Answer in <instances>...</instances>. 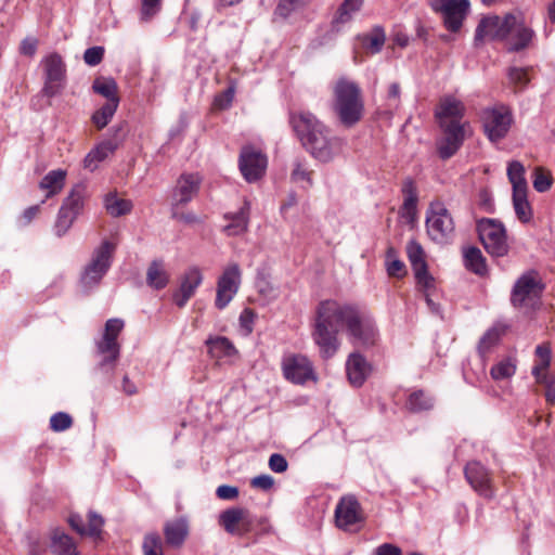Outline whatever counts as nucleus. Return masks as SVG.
<instances>
[{"label": "nucleus", "instance_id": "nucleus-1", "mask_svg": "<svg viewBox=\"0 0 555 555\" xmlns=\"http://www.w3.org/2000/svg\"><path fill=\"white\" fill-rule=\"evenodd\" d=\"M343 330L357 346H374L379 337L375 321L365 311L335 300L320 302L312 338L323 359H330L338 351L340 341L337 335Z\"/></svg>", "mask_w": 555, "mask_h": 555}, {"label": "nucleus", "instance_id": "nucleus-2", "mask_svg": "<svg viewBox=\"0 0 555 555\" xmlns=\"http://www.w3.org/2000/svg\"><path fill=\"white\" fill-rule=\"evenodd\" d=\"M291 125L309 154L320 163H330L341 155L345 140L310 112L291 116Z\"/></svg>", "mask_w": 555, "mask_h": 555}, {"label": "nucleus", "instance_id": "nucleus-3", "mask_svg": "<svg viewBox=\"0 0 555 555\" xmlns=\"http://www.w3.org/2000/svg\"><path fill=\"white\" fill-rule=\"evenodd\" d=\"M334 111L343 125L357 124L363 113V101L359 87L351 80L341 78L334 86Z\"/></svg>", "mask_w": 555, "mask_h": 555}, {"label": "nucleus", "instance_id": "nucleus-4", "mask_svg": "<svg viewBox=\"0 0 555 555\" xmlns=\"http://www.w3.org/2000/svg\"><path fill=\"white\" fill-rule=\"evenodd\" d=\"M125 327L121 319H108L105 324L101 337L95 341L98 364L96 369L105 374L113 373L120 353L118 336Z\"/></svg>", "mask_w": 555, "mask_h": 555}, {"label": "nucleus", "instance_id": "nucleus-5", "mask_svg": "<svg viewBox=\"0 0 555 555\" xmlns=\"http://www.w3.org/2000/svg\"><path fill=\"white\" fill-rule=\"evenodd\" d=\"M87 199V189L83 184L74 185L57 211L53 232L57 237L64 236L75 220L81 215Z\"/></svg>", "mask_w": 555, "mask_h": 555}, {"label": "nucleus", "instance_id": "nucleus-6", "mask_svg": "<svg viewBox=\"0 0 555 555\" xmlns=\"http://www.w3.org/2000/svg\"><path fill=\"white\" fill-rule=\"evenodd\" d=\"M454 221L441 202H434L426 214V231L430 240L438 244L450 242L454 235Z\"/></svg>", "mask_w": 555, "mask_h": 555}, {"label": "nucleus", "instance_id": "nucleus-7", "mask_svg": "<svg viewBox=\"0 0 555 555\" xmlns=\"http://www.w3.org/2000/svg\"><path fill=\"white\" fill-rule=\"evenodd\" d=\"M114 251L115 245L108 241L102 242L94 249L80 278V283L85 289H91L100 283L111 267Z\"/></svg>", "mask_w": 555, "mask_h": 555}, {"label": "nucleus", "instance_id": "nucleus-8", "mask_svg": "<svg viewBox=\"0 0 555 555\" xmlns=\"http://www.w3.org/2000/svg\"><path fill=\"white\" fill-rule=\"evenodd\" d=\"M485 132L491 142L502 140L513 124L511 109L505 105L485 108L481 114Z\"/></svg>", "mask_w": 555, "mask_h": 555}, {"label": "nucleus", "instance_id": "nucleus-9", "mask_svg": "<svg viewBox=\"0 0 555 555\" xmlns=\"http://www.w3.org/2000/svg\"><path fill=\"white\" fill-rule=\"evenodd\" d=\"M541 293L542 285L537 274L528 272L517 280L512 293V304L519 309H534L539 305Z\"/></svg>", "mask_w": 555, "mask_h": 555}, {"label": "nucleus", "instance_id": "nucleus-10", "mask_svg": "<svg viewBox=\"0 0 555 555\" xmlns=\"http://www.w3.org/2000/svg\"><path fill=\"white\" fill-rule=\"evenodd\" d=\"M267 167L268 157L261 149L251 144L242 147L238 157V168L247 182L253 183L261 179Z\"/></svg>", "mask_w": 555, "mask_h": 555}, {"label": "nucleus", "instance_id": "nucleus-11", "mask_svg": "<svg viewBox=\"0 0 555 555\" xmlns=\"http://www.w3.org/2000/svg\"><path fill=\"white\" fill-rule=\"evenodd\" d=\"M44 83L43 95L53 98L60 94L65 87L66 69L62 57L52 53L46 56L42 62Z\"/></svg>", "mask_w": 555, "mask_h": 555}, {"label": "nucleus", "instance_id": "nucleus-12", "mask_svg": "<svg viewBox=\"0 0 555 555\" xmlns=\"http://www.w3.org/2000/svg\"><path fill=\"white\" fill-rule=\"evenodd\" d=\"M478 232L489 254L494 257H502L507 253L505 229L501 222L493 219H483L478 223Z\"/></svg>", "mask_w": 555, "mask_h": 555}, {"label": "nucleus", "instance_id": "nucleus-13", "mask_svg": "<svg viewBox=\"0 0 555 555\" xmlns=\"http://www.w3.org/2000/svg\"><path fill=\"white\" fill-rule=\"evenodd\" d=\"M430 7L441 14L448 30L457 31L468 14L470 3L468 0H430Z\"/></svg>", "mask_w": 555, "mask_h": 555}, {"label": "nucleus", "instance_id": "nucleus-14", "mask_svg": "<svg viewBox=\"0 0 555 555\" xmlns=\"http://www.w3.org/2000/svg\"><path fill=\"white\" fill-rule=\"evenodd\" d=\"M466 107L465 104L453 95H444L440 99L435 117L440 128L468 127V122L463 121Z\"/></svg>", "mask_w": 555, "mask_h": 555}, {"label": "nucleus", "instance_id": "nucleus-15", "mask_svg": "<svg viewBox=\"0 0 555 555\" xmlns=\"http://www.w3.org/2000/svg\"><path fill=\"white\" fill-rule=\"evenodd\" d=\"M282 370L284 377L293 384L302 385L308 380L317 382L318 378L311 361L304 354H285Z\"/></svg>", "mask_w": 555, "mask_h": 555}, {"label": "nucleus", "instance_id": "nucleus-16", "mask_svg": "<svg viewBox=\"0 0 555 555\" xmlns=\"http://www.w3.org/2000/svg\"><path fill=\"white\" fill-rule=\"evenodd\" d=\"M535 364L532 374L535 382L545 388L544 397L547 403L555 402V376L548 374L551 350L547 346L541 345L535 349Z\"/></svg>", "mask_w": 555, "mask_h": 555}, {"label": "nucleus", "instance_id": "nucleus-17", "mask_svg": "<svg viewBox=\"0 0 555 555\" xmlns=\"http://www.w3.org/2000/svg\"><path fill=\"white\" fill-rule=\"evenodd\" d=\"M514 23V14L508 13L503 17L498 15L485 16L477 29L476 40H505Z\"/></svg>", "mask_w": 555, "mask_h": 555}, {"label": "nucleus", "instance_id": "nucleus-18", "mask_svg": "<svg viewBox=\"0 0 555 555\" xmlns=\"http://www.w3.org/2000/svg\"><path fill=\"white\" fill-rule=\"evenodd\" d=\"M241 284V270L238 264L231 263L223 270L217 282L215 305L218 309L225 308L233 299Z\"/></svg>", "mask_w": 555, "mask_h": 555}, {"label": "nucleus", "instance_id": "nucleus-19", "mask_svg": "<svg viewBox=\"0 0 555 555\" xmlns=\"http://www.w3.org/2000/svg\"><path fill=\"white\" fill-rule=\"evenodd\" d=\"M363 521L359 502L353 496H344L335 508L336 526L345 531H353Z\"/></svg>", "mask_w": 555, "mask_h": 555}, {"label": "nucleus", "instance_id": "nucleus-20", "mask_svg": "<svg viewBox=\"0 0 555 555\" xmlns=\"http://www.w3.org/2000/svg\"><path fill=\"white\" fill-rule=\"evenodd\" d=\"M254 519L248 509L232 507L219 515V525L230 534L243 535L251 529Z\"/></svg>", "mask_w": 555, "mask_h": 555}, {"label": "nucleus", "instance_id": "nucleus-21", "mask_svg": "<svg viewBox=\"0 0 555 555\" xmlns=\"http://www.w3.org/2000/svg\"><path fill=\"white\" fill-rule=\"evenodd\" d=\"M465 477L473 489L486 499H492L495 494L492 478L489 470L479 462H469L465 467Z\"/></svg>", "mask_w": 555, "mask_h": 555}, {"label": "nucleus", "instance_id": "nucleus-22", "mask_svg": "<svg viewBox=\"0 0 555 555\" xmlns=\"http://www.w3.org/2000/svg\"><path fill=\"white\" fill-rule=\"evenodd\" d=\"M120 128L114 130V134L100 142L92 149L83 159V166L90 171H94L99 164L112 155L122 143L124 139L119 133Z\"/></svg>", "mask_w": 555, "mask_h": 555}, {"label": "nucleus", "instance_id": "nucleus-23", "mask_svg": "<svg viewBox=\"0 0 555 555\" xmlns=\"http://www.w3.org/2000/svg\"><path fill=\"white\" fill-rule=\"evenodd\" d=\"M203 272L198 267H190L181 276L179 288L173 294V302L182 308L195 295L203 282Z\"/></svg>", "mask_w": 555, "mask_h": 555}, {"label": "nucleus", "instance_id": "nucleus-24", "mask_svg": "<svg viewBox=\"0 0 555 555\" xmlns=\"http://www.w3.org/2000/svg\"><path fill=\"white\" fill-rule=\"evenodd\" d=\"M346 374L353 387H361L372 373V365L358 351L351 352L346 360Z\"/></svg>", "mask_w": 555, "mask_h": 555}, {"label": "nucleus", "instance_id": "nucleus-25", "mask_svg": "<svg viewBox=\"0 0 555 555\" xmlns=\"http://www.w3.org/2000/svg\"><path fill=\"white\" fill-rule=\"evenodd\" d=\"M202 177L198 173H183L177 181L173 192V205H185L199 190Z\"/></svg>", "mask_w": 555, "mask_h": 555}, {"label": "nucleus", "instance_id": "nucleus-26", "mask_svg": "<svg viewBox=\"0 0 555 555\" xmlns=\"http://www.w3.org/2000/svg\"><path fill=\"white\" fill-rule=\"evenodd\" d=\"M468 127L441 128L442 139L438 143V152L441 158H450L461 147L465 140Z\"/></svg>", "mask_w": 555, "mask_h": 555}, {"label": "nucleus", "instance_id": "nucleus-27", "mask_svg": "<svg viewBox=\"0 0 555 555\" xmlns=\"http://www.w3.org/2000/svg\"><path fill=\"white\" fill-rule=\"evenodd\" d=\"M69 526L80 535H88L94 540L101 539L104 519L94 512L88 514V527L83 526V520L79 515H70L68 518Z\"/></svg>", "mask_w": 555, "mask_h": 555}, {"label": "nucleus", "instance_id": "nucleus-28", "mask_svg": "<svg viewBox=\"0 0 555 555\" xmlns=\"http://www.w3.org/2000/svg\"><path fill=\"white\" fill-rule=\"evenodd\" d=\"M206 345L210 357L218 362H232L237 356L236 348L227 337H210L206 340Z\"/></svg>", "mask_w": 555, "mask_h": 555}, {"label": "nucleus", "instance_id": "nucleus-29", "mask_svg": "<svg viewBox=\"0 0 555 555\" xmlns=\"http://www.w3.org/2000/svg\"><path fill=\"white\" fill-rule=\"evenodd\" d=\"M364 0H344L332 20V30L339 33L350 24L361 10Z\"/></svg>", "mask_w": 555, "mask_h": 555}, {"label": "nucleus", "instance_id": "nucleus-30", "mask_svg": "<svg viewBox=\"0 0 555 555\" xmlns=\"http://www.w3.org/2000/svg\"><path fill=\"white\" fill-rule=\"evenodd\" d=\"M250 206L248 202H245L235 212H229L224 215V219L228 223L223 227V231L229 236H236L243 234L248 227Z\"/></svg>", "mask_w": 555, "mask_h": 555}, {"label": "nucleus", "instance_id": "nucleus-31", "mask_svg": "<svg viewBox=\"0 0 555 555\" xmlns=\"http://www.w3.org/2000/svg\"><path fill=\"white\" fill-rule=\"evenodd\" d=\"M164 535L168 545L181 546L189 535V521L185 517L168 520L164 526Z\"/></svg>", "mask_w": 555, "mask_h": 555}, {"label": "nucleus", "instance_id": "nucleus-32", "mask_svg": "<svg viewBox=\"0 0 555 555\" xmlns=\"http://www.w3.org/2000/svg\"><path fill=\"white\" fill-rule=\"evenodd\" d=\"M532 39V30L524 25L520 15L514 14V23L505 40L511 50H520L527 47Z\"/></svg>", "mask_w": 555, "mask_h": 555}, {"label": "nucleus", "instance_id": "nucleus-33", "mask_svg": "<svg viewBox=\"0 0 555 555\" xmlns=\"http://www.w3.org/2000/svg\"><path fill=\"white\" fill-rule=\"evenodd\" d=\"M170 280L167 266L163 260H154L146 270V283L154 289L165 288Z\"/></svg>", "mask_w": 555, "mask_h": 555}, {"label": "nucleus", "instance_id": "nucleus-34", "mask_svg": "<svg viewBox=\"0 0 555 555\" xmlns=\"http://www.w3.org/2000/svg\"><path fill=\"white\" fill-rule=\"evenodd\" d=\"M67 171L64 169H54L49 171L39 182V188L46 191V197H52L59 194L66 181Z\"/></svg>", "mask_w": 555, "mask_h": 555}, {"label": "nucleus", "instance_id": "nucleus-35", "mask_svg": "<svg viewBox=\"0 0 555 555\" xmlns=\"http://www.w3.org/2000/svg\"><path fill=\"white\" fill-rule=\"evenodd\" d=\"M51 548L57 555H80L73 539L60 529L51 533Z\"/></svg>", "mask_w": 555, "mask_h": 555}, {"label": "nucleus", "instance_id": "nucleus-36", "mask_svg": "<svg viewBox=\"0 0 555 555\" xmlns=\"http://www.w3.org/2000/svg\"><path fill=\"white\" fill-rule=\"evenodd\" d=\"M313 170L307 162L296 160L291 172V180L299 188L307 190L312 186Z\"/></svg>", "mask_w": 555, "mask_h": 555}, {"label": "nucleus", "instance_id": "nucleus-37", "mask_svg": "<svg viewBox=\"0 0 555 555\" xmlns=\"http://www.w3.org/2000/svg\"><path fill=\"white\" fill-rule=\"evenodd\" d=\"M504 332V325L495 324L482 335L478 345V351L481 357H485L499 343Z\"/></svg>", "mask_w": 555, "mask_h": 555}, {"label": "nucleus", "instance_id": "nucleus-38", "mask_svg": "<svg viewBox=\"0 0 555 555\" xmlns=\"http://www.w3.org/2000/svg\"><path fill=\"white\" fill-rule=\"evenodd\" d=\"M464 262L468 270L478 275H483L487 272L485 258L477 247H467L464 250Z\"/></svg>", "mask_w": 555, "mask_h": 555}, {"label": "nucleus", "instance_id": "nucleus-39", "mask_svg": "<svg viewBox=\"0 0 555 555\" xmlns=\"http://www.w3.org/2000/svg\"><path fill=\"white\" fill-rule=\"evenodd\" d=\"M104 205L106 211L113 217L126 215L132 208L130 201L118 197L115 193H109L105 196Z\"/></svg>", "mask_w": 555, "mask_h": 555}, {"label": "nucleus", "instance_id": "nucleus-40", "mask_svg": "<svg viewBox=\"0 0 555 555\" xmlns=\"http://www.w3.org/2000/svg\"><path fill=\"white\" fill-rule=\"evenodd\" d=\"M507 177L512 184L513 192L528 190V184L525 179V167L520 162L513 160L508 163Z\"/></svg>", "mask_w": 555, "mask_h": 555}, {"label": "nucleus", "instance_id": "nucleus-41", "mask_svg": "<svg viewBox=\"0 0 555 555\" xmlns=\"http://www.w3.org/2000/svg\"><path fill=\"white\" fill-rule=\"evenodd\" d=\"M515 373L516 361L513 358H505L500 360L490 370V375L495 382L509 379L514 376Z\"/></svg>", "mask_w": 555, "mask_h": 555}, {"label": "nucleus", "instance_id": "nucleus-42", "mask_svg": "<svg viewBox=\"0 0 555 555\" xmlns=\"http://www.w3.org/2000/svg\"><path fill=\"white\" fill-rule=\"evenodd\" d=\"M528 190L513 192V205L518 219L528 222L532 217V210L527 198Z\"/></svg>", "mask_w": 555, "mask_h": 555}, {"label": "nucleus", "instance_id": "nucleus-43", "mask_svg": "<svg viewBox=\"0 0 555 555\" xmlns=\"http://www.w3.org/2000/svg\"><path fill=\"white\" fill-rule=\"evenodd\" d=\"M385 267L389 276L402 278L406 270L404 263L399 259L398 253L393 247H389L386 251Z\"/></svg>", "mask_w": 555, "mask_h": 555}, {"label": "nucleus", "instance_id": "nucleus-44", "mask_svg": "<svg viewBox=\"0 0 555 555\" xmlns=\"http://www.w3.org/2000/svg\"><path fill=\"white\" fill-rule=\"evenodd\" d=\"M92 88L95 93L106 98L107 102L119 100L117 95L118 87L113 78L99 77L94 80Z\"/></svg>", "mask_w": 555, "mask_h": 555}, {"label": "nucleus", "instance_id": "nucleus-45", "mask_svg": "<svg viewBox=\"0 0 555 555\" xmlns=\"http://www.w3.org/2000/svg\"><path fill=\"white\" fill-rule=\"evenodd\" d=\"M119 104V100H113L106 102L102 107H100L93 115L92 121L99 128H104L113 118L117 107Z\"/></svg>", "mask_w": 555, "mask_h": 555}, {"label": "nucleus", "instance_id": "nucleus-46", "mask_svg": "<svg viewBox=\"0 0 555 555\" xmlns=\"http://www.w3.org/2000/svg\"><path fill=\"white\" fill-rule=\"evenodd\" d=\"M406 254L409 260L411 262L413 272L416 270H423L427 268V263L425 261V251L422 245L416 241H410L406 245Z\"/></svg>", "mask_w": 555, "mask_h": 555}, {"label": "nucleus", "instance_id": "nucleus-47", "mask_svg": "<svg viewBox=\"0 0 555 555\" xmlns=\"http://www.w3.org/2000/svg\"><path fill=\"white\" fill-rule=\"evenodd\" d=\"M385 33L380 27H374L367 35L363 36V47L371 53H377L385 43Z\"/></svg>", "mask_w": 555, "mask_h": 555}, {"label": "nucleus", "instance_id": "nucleus-48", "mask_svg": "<svg viewBox=\"0 0 555 555\" xmlns=\"http://www.w3.org/2000/svg\"><path fill=\"white\" fill-rule=\"evenodd\" d=\"M406 404L411 411L421 412L433 406V399L424 391L417 390L410 395Z\"/></svg>", "mask_w": 555, "mask_h": 555}, {"label": "nucleus", "instance_id": "nucleus-49", "mask_svg": "<svg viewBox=\"0 0 555 555\" xmlns=\"http://www.w3.org/2000/svg\"><path fill=\"white\" fill-rule=\"evenodd\" d=\"M533 188L538 192H546L552 186V176L550 171L537 167L533 170Z\"/></svg>", "mask_w": 555, "mask_h": 555}, {"label": "nucleus", "instance_id": "nucleus-50", "mask_svg": "<svg viewBox=\"0 0 555 555\" xmlns=\"http://www.w3.org/2000/svg\"><path fill=\"white\" fill-rule=\"evenodd\" d=\"M529 68H519L512 67L508 70V79L509 82L515 87V89H524L527 83L530 81Z\"/></svg>", "mask_w": 555, "mask_h": 555}, {"label": "nucleus", "instance_id": "nucleus-51", "mask_svg": "<svg viewBox=\"0 0 555 555\" xmlns=\"http://www.w3.org/2000/svg\"><path fill=\"white\" fill-rule=\"evenodd\" d=\"M143 552L144 555H163V542L158 534L151 533L145 535Z\"/></svg>", "mask_w": 555, "mask_h": 555}, {"label": "nucleus", "instance_id": "nucleus-52", "mask_svg": "<svg viewBox=\"0 0 555 555\" xmlns=\"http://www.w3.org/2000/svg\"><path fill=\"white\" fill-rule=\"evenodd\" d=\"M414 275L417 282V286L423 292V294L431 293L435 289V279L428 272L427 268H424L420 271H414Z\"/></svg>", "mask_w": 555, "mask_h": 555}, {"label": "nucleus", "instance_id": "nucleus-53", "mask_svg": "<svg viewBox=\"0 0 555 555\" xmlns=\"http://www.w3.org/2000/svg\"><path fill=\"white\" fill-rule=\"evenodd\" d=\"M306 3L307 0H280L274 13L275 15L286 18Z\"/></svg>", "mask_w": 555, "mask_h": 555}, {"label": "nucleus", "instance_id": "nucleus-54", "mask_svg": "<svg viewBox=\"0 0 555 555\" xmlns=\"http://www.w3.org/2000/svg\"><path fill=\"white\" fill-rule=\"evenodd\" d=\"M72 426V417L64 412L55 413L50 418V427L54 431H63Z\"/></svg>", "mask_w": 555, "mask_h": 555}, {"label": "nucleus", "instance_id": "nucleus-55", "mask_svg": "<svg viewBox=\"0 0 555 555\" xmlns=\"http://www.w3.org/2000/svg\"><path fill=\"white\" fill-rule=\"evenodd\" d=\"M162 5V0H142L141 4V20L150 21L153 16H155Z\"/></svg>", "mask_w": 555, "mask_h": 555}, {"label": "nucleus", "instance_id": "nucleus-56", "mask_svg": "<svg viewBox=\"0 0 555 555\" xmlns=\"http://www.w3.org/2000/svg\"><path fill=\"white\" fill-rule=\"evenodd\" d=\"M104 55V48L102 47H92L85 51L83 60L90 66L98 65Z\"/></svg>", "mask_w": 555, "mask_h": 555}, {"label": "nucleus", "instance_id": "nucleus-57", "mask_svg": "<svg viewBox=\"0 0 555 555\" xmlns=\"http://www.w3.org/2000/svg\"><path fill=\"white\" fill-rule=\"evenodd\" d=\"M255 313L250 309H244L240 315V326L244 331L245 335H248L253 331L255 322Z\"/></svg>", "mask_w": 555, "mask_h": 555}, {"label": "nucleus", "instance_id": "nucleus-58", "mask_svg": "<svg viewBox=\"0 0 555 555\" xmlns=\"http://www.w3.org/2000/svg\"><path fill=\"white\" fill-rule=\"evenodd\" d=\"M269 467L272 472L281 474L287 469L288 464L283 455L274 453L269 459Z\"/></svg>", "mask_w": 555, "mask_h": 555}, {"label": "nucleus", "instance_id": "nucleus-59", "mask_svg": "<svg viewBox=\"0 0 555 555\" xmlns=\"http://www.w3.org/2000/svg\"><path fill=\"white\" fill-rule=\"evenodd\" d=\"M250 485L253 488L267 491L273 487L274 479L270 475H259V476L254 477L250 480Z\"/></svg>", "mask_w": 555, "mask_h": 555}, {"label": "nucleus", "instance_id": "nucleus-60", "mask_svg": "<svg viewBox=\"0 0 555 555\" xmlns=\"http://www.w3.org/2000/svg\"><path fill=\"white\" fill-rule=\"evenodd\" d=\"M234 98V90L232 88L227 89L215 98L214 105L220 109H224L230 106Z\"/></svg>", "mask_w": 555, "mask_h": 555}, {"label": "nucleus", "instance_id": "nucleus-61", "mask_svg": "<svg viewBox=\"0 0 555 555\" xmlns=\"http://www.w3.org/2000/svg\"><path fill=\"white\" fill-rule=\"evenodd\" d=\"M216 494L221 500H234L238 495L236 487L222 485L217 488Z\"/></svg>", "mask_w": 555, "mask_h": 555}, {"label": "nucleus", "instance_id": "nucleus-62", "mask_svg": "<svg viewBox=\"0 0 555 555\" xmlns=\"http://www.w3.org/2000/svg\"><path fill=\"white\" fill-rule=\"evenodd\" d=\"M38 41L34 37H27L21 42L20 52L33 56L36 53Z\"/></svg>", "mask_w": 555, "mask_h": 555}, {"label": "nucleus", "instance_id": "nucleus-63", "mask_svg": "<svg viewBox=\"0 0 555 555\" xmlns=\"http://www.w3.org/2000/svg\"><path fill=\"white\" fill-rule=\"evenodd\" d=\"M376 555H401L400 548L391 544H383L376 550Z\"/></svg>", "mask_w": 555, "mask_h": 555}, {"label": "nucleus", "instance_id": "nucleus-64", "mask_svg": "<svg viewBox=\"0 0 555 555\" xmlns=\"http://www.w3.org/2000/svg\"><path fill=\"white\" fill-rule=\"evenodd\" d=\"M39 212H40L39 205L30 206L27 209H25L22 215V219L24 220V223L28 224Z\"/></svg>", "mask_w": 555, "mask_h": 555}]
</instances>
